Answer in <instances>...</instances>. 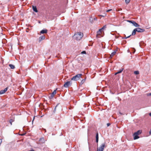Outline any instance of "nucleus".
<instances>
[{
	"mask_svg": "<svg viewBox=\"0 0 151 151\" xmlns=\"http://www.w3.org/2000/svg\"><path fill=\"white\" fill-rule=\"evenodd\" d=\"M83 36V33L81 32H77L73 36L74 38L77 40H80Z\"/></svg>",
	"mask_w": 151,
	"mask_h": 151,
	"instance_id": "f257e3e1",
	"label": "nucleus"
},
{
	"mask_svg": "<svg viewBox=\"0 0 151 151\" xmlns=\"http://www.w3.org/2000/svg\"><path fill=\"white\" fill-rule=\"evenodd\" d=\"M145 30L143 29H141L140 28H137L134 29L133 31L132 35H134L136 34V32H144Z\"/></svg>",
	"mask_w": 151,
	"mask_h": 151,
	"instance_id": "f03ea898",
	"label": "nucleus"
},
{
	"mask_svg": "<svg viewBox=\"0 0 151 151\" xmlns=\"http://www.w3.org/2000/svg\"><path fill=\"white\" fill-rule=\"evenodd\" d=\"M106 142L102 144L99 147L97 148V151H103L104 148L106 147Z\"/></svg>",
	"mask_w": 151,
	"mask_h": 151,
	"instance_id": "7ed1b4c3",
	"label": "nucleus"
},
{
	"mask_svg": "<svg viewBox=\"0 0 151 151\" xmlns=\"http://www.w3.org/2000/svg\"><path fill=\"white\" fill-rule=\"evenodd\" d=\"M82 75L81 74H79L76 75L75 76L73 77L71 79V80L77 81L79 80L81 77Z\"/></svg>",
	"mask_w": 151,
	"mask_h": 151,
	"instance_id": "20e7f679",
	"label": "nucleus"
},
{
	"mask_svg": "<svg viewBox=\"0 0 151 151\" xmlns=\"http://www.w3.org/2000/svg\"><path fill=\"white\" fill-rule=\"evenodd\" d=\"M127 21L131 23H132L133 25L135 27H139V26L137 23L135 22L133 20H127Z\"/></svg>",
	"mask_w": 151,
	"mask_h": 151,
	"instance_id": "39448f33",
	"label": "nucleus"
},
{
	"mask_svg": "<svg viewBox=\"0 0 151 151\" xmlns=\"http://www.w3.org/2000/svg\"><path fill=\"white\" fill-rule=\"evenodd\" d=\"M71 81H68L64 84L63 86L65 88H68L69 86H70L71 85Z\"/></svg>",
	"mask_w": 151,
	"mask_h": 151,
	"instance_id": "423d86ee",
	"label": "nucleus"
},
{
	"mask_svg": "<svg viewBox=\"0 0 151 151\" xmlns=\"http://www.w3.org/2000/svg\"><path fill=\"white\" fill-rule=\"evenodd\" d=\"M45 140L44 137L41 138L39 140L40 143L42 144L45 143Z\"/></svg>",
	"mask_w": 151,
	"mask_h": 151,
	"instance_id": "0eeeda50",
	"label": "nucleus"
},
{
	"mask_svg": "<svg viewBox=\"0 0 151 151\" xmlns=\"http://www.w3.org/2000/svg\"><path fill=\"white\" fill-rule=\"evenodd\" d=\"M8 89L7 87L5 88L4 90H2L0 91V94H4L7 91Z\"/></svg>",
	"mask_w": 151,
	"mask_h": 151,
	"instance_id": "6e6552de",
	"label": "nucleus"
},
{
	"mask_svg": "<svg viewBox=\"0 0 151 151\" xmlns=\"http://www.w3.org/2000/svg\"><path fill=\"white\" fill-rule=\"evenodd\" d=\"M45 38V37L44 35L40 37L39 38V42H40L42 40L44 39Z\"/></svg>",
	"mask_w": 151,
	"mask_h": 151,
	"instance_id": "1a4fd4ad",
	"label": "nucleus"
},
{
	"mask_svg": "<svg viewBox=\"0 0 151 151\" xmlns=\"http://www.w3.org/2000/svg\"><path fill=\"white\" fill-rule=\"evenodd\" d=\"M138 135L134 134V133L133 134V136H134V140H135L138 139L139 138V137L138 136Z\"/></svg>",
	"mask_w": 151,
	"mask_h": 151,
	"instance_id": "9d476101",
	"label": "nucleus"
},
{
	"mask_svg": "<svg viewBox=\"0 0 151 151\" xmlns=\"http://www.w3.org/2000/svg\"><path fill=\"white\" fill-rule=\"evenodd\" d=\"M142 132V131L141 130H139L137 131V132H135L134 134H137L139 135V134H140Z\"/></svg>",
	"mask_w": 151,
	"mask_h": 151,
	"instance_id": "9b49d317",
	"label": "nucleus"
},
{
	"mask_svg": "<svg viewBox=\"0 0 151 151\" xmlns=\"http://www.w3.org/2000/svg\"><path fill=\"white\" fill-rule=\"evenodd\" d=\"M47 32V29H43L40 31V33L41 34H44L46 33Z\"/></svg>",
	"mask_w": 151,
	"mask_h": 151,
	"instance_id": "f8f14e48",
	"label": "nucleus"
},
{
	"mask_svg": "<svg viewBox=\"0 0 151 151\" xmlns=\"http://www.w3.org/2000/svg\"><path fill=\"white\" fill-rule=\"evenodd\" d=\"M32 8L33 11L36 12H38L37 9L35 6H32Z\"/></svg>",
	"mask_w": 151,
	"mask_h": 151,
	"instance_id": "ddd939ff",
	"label": "nucleus"
},
{
	"mask_svg": "<svg viewBox=\"0 0 151 151\" xmlns=\"http://www.w3.org/2000/svg\"><path fill=\"white\" fill-rule=\"evenodd\" d=\"M86 79V78L84 79H82L81 82L80 83L82 85L85 82Z\"/></svg>",
	"mask_w": 151,
	"mask_h": 151,
	"instance_id": "4468645a",
	"label": "nucleus"
},
{
	"mask_svg": "<svg viewBox=\"0 0 151 151\" xmlns=\"http://www.w3.org/2000/svg\"><path fill=\"white\" fill-rule=\"evenodd\" d=\"M116 51H114L113 52H112L111 54L110 55V57L112 58L113 56L114 55H115V54H116Z\"/></svg>",
	"mask_w": 151,
	"mask_h": 151,
	"instance_id": "2eb2a0df",
	"label": "nucleus"
},
{
	"mask_svg": "<svg viewBox=\"0 0 151 151\" xmlns=\"http://www.w3.org/2000/svg\"><path fill=\"white\" fill-rule=\"evenodd\" d=\"M9 65L11 69H13L15 68V66L13 65L10 64Z\"/></svg>",
	"mask_w": 151,
	"mask_h": 151,
	"instance_id": "dca6fc26",
	"label": "nucleus"
},
{
	"mask_svg": "<svg viewBox=\"0 0 151 151\" xmlns=\"http://www.w3.org/2000/svg\"><path fill=\"white\" fill-rule=\"evenodd\" d=\"M101 33L99 31H98L97 32V35H96V37L97 38L99 37H100L98 36V35H100Z\"/></svg>",
	"mask_w": 151,
	"mask_h": 151,
	"instance_id": "f3484780",
	"label": "nucleus"
},
{
	"mask_svg": "<svg viewBox=\"0 0 151 151\" xmlns=\"http://www.w3.org/2000/svg\"><path fill=\"white\" fill-rule=\"evenodd\" d=\"M123 69H124L123 68H122V69L119 70L117 72L118 74L120 73H121L122 72V71L123 70Z\"/></svg>",
	"mask_w": 151,
	"mask_h": 151,
	"instance_id": "a211bd4d",
	"label": "nucleus"
},
{
	"mask_svg": "<svg viewBox=\"0 0 151 151\" xmlns=\"http://www.w3.org/2000/svg\"><path fill=\"white\" fill-rule=\"evenodd\" d=\"M134 73L135 75H138L139 74V72L138 71H135L134 72Z\"/></svg>",
	"mask_w": 151,
	"mask_h": 151,
	"instance_id": "6ab92c4d",
	"label": "nucleus"
},
{
	"mask_svg": "<svg viewBox=\"0 0 151 151\" xmlns=\"http://www.w3.org/2000/svg\"><path fill=\"white\" fill-rule=\"evenodd\" d=\"M56 90H55L52 93V94L54 96L56 93Z\"/></svg>",
	"mask_w": 151,
	"mask_h": 151,
	"instance_id": "aec40b11",
	"label": "nucleus"
},
{
	"mask_svg": "<svg viewBox=\"0 0 151 151\" xmlns=\"http://www.w3.org/2000/svg\"><path fill=\"white\" fill-rule=\"evenodd\" d=\"M14 121V120L12 119H11L9 121V122L11 124V125H12V122Z\"/></svg>",
	"mask_w": 151,
	"mask_h": 151,
	"instance_id": "412c9836",
	"label": "nucleus"
},
{
	"mask_svg": "<svg viewBox=\"0 0 151 151\" xmlns=\"http://www.w3.org/2000/svg\"><path fill=\"white\" fill-rule=\"evenodd\" d=\"M125 1L126 4H128L130 2V0H125Z\"/></svg>",
	"mask_w": 151,
	"mask_h": 151,
	"instance_id": "4be33fe9",
	"label": "nucleus"
},
{
	"mask_svg": "<svg viewBox=\"0 0 151 151\" xmlns=\"http://www.w3.org/2000/svg\"><path fill=\"white\" fill-rule=\"evenodd\" d=\"M106 25H104V26L103 27H102L101 29H103V30L104 29H105V28H106Z\"/></svg>",
	"mask_w": 151,
	"mask_h": 151,
	"instance_id": "5701e85b",
	"label": "nucleus"
},
{
	"mask_svg": "<svg viewBox=\"0 0 151 151\" xmlns=\"http://www.w3.org/2000/svg\"><path fill=\"white\" fill-rule=\"evenodd\" d=\"M131 35H129V36H128V37H124L123 38V39H127V38H128Z\"/></svg>",
	"mask_w": 151,
	"mask_h": 151,
	"instance_id": "b1692460",
	"label": "nucleus"
},
{
	"mask_svg": "<svg viewBox=\"0 0 151 151\" xmlns=\"http://www.w3.org/2000/svg\"><path fill=\"white\" fill-rule=\"evenodd\" d=\"M96 139H99L98 134L97 133L96 134Z\"/></svg>",
	"mask_w": 151,
	"mask_h": 151,
	"instance_id": "393cba45",
	"label": "nucleus"
},
{
	"mask_svg": "<svg viewBox=\"0 0 151 151\" xmlns=\"http://www.w3.org/2000/svg\"><path fill=\"white\" fill-rule=\"evenodd\" d=\"M81 53L82 54H86V52L85 51H83L81 52Z\"/></svg>",
	"mask_w": 151,
	"mask_h": 151,
	"instance_id": "a878e982",
	"label": "nucleus"
},
{
	"mask_svg": "<svg viewBox=\"0 0 151 151\" xmlns=\"http://www.w3.org/2000/svg\"><path fill=\"white\" fill-rule=\"evenodd\" d=\"M54 96L53 95H52V94H51V96H50V99H52V98Z\"/></svg>",
	"mask_w": 151,
	"mask_h": 151,
	"instance_id": "bb28decb",
	"label": "nucleus"
},
{
	"mask_svg": "<svg viewBox=\"0 0 151 151\" xmlns=\"http://www.w3.org/2000/svg\"><path fill=\"white\" fill-rule=\"evenodd\" d=\"M112 10V9H109V10H107L106 11V12H109L111 11Z\"/></svg>",
	"mask_w": 151,
	"mask_h": 151,
	"instance_id": "cd10ccee",
	"label": "nucleus"
},
{
	"mask_svg": "<svg viewBox=\"0 0 151 151\" xmlns=\"http://www.w3.org/2000/svg\"><path fill=\"white\" fill-rule=\"evenodd\" d=\"M103 30V29H101V28L99 30V31L101 33V32Z\"/></svg>",
	"mask_w": 151,
	"mask_h": 151,
	"instance_id": "c85d7f7f",
	"label": "nucleus"
},
{
	"mask_svg": "<svg viewBox=\"0 0 151 151\" xmlns=\"http://www.w3.org/2000/svg\"><path fill=\"white\" fill-rule=\"evenodd\" d=\"M57 106V105L55 108V109H54V112L56 111V108Z\"/></svg>",
	"mask_w": 151,
	"mask_h": 151,
	"instance_id": "c756f323",
	"label": "nucleus"
},
{
	"mask_svg": "<svg viewBox=\"0 0 151 151\" xmlns=\"http://www.w3.org/2000/svg\"><path fill=\"white\" fill-rule=\"evenodd\" d=\"M147 96H151V92L149 93H148L147 94Z\"/></svg>",
	"mask_w": 151,
	"mask_h": 151,
	"instance_id": "7c9ffc66",
	"label": "nucleus"
},
{
	"mask_svg": "<svg viewBox=\"0 0 151 151\" xmlns=\"http://www.w3.org/2000/svg\"><path fill=\"white\" fill-rule=\"evenodd\" d=\"M110 123H108L107 124V125L108 127L110 125Z\"/></svg>",
	"mask_w": 151,
	"mask_h": 151,
	"instance_id": "2f4dec72",
	"label": "nucleus"
},
{
	"mask_svg": "<svg viewBox=\"0 0 151 151\" xmlns=\"http://www.w3.org/2000/svg\"><path fill=\"white\" fill-rule=\"evenodd\" d=\"M99 141V139H96V142L98 143Z\"/></svg>",
	"mask_w": 151,
	"mask_h": 151,
	"instance_id": "473e14b6",
	"label": "nucleus"
},
{
	"mask_svg": "<svg viewBox=\"0 0 151 151\" xmlns=\"http://www.w3.org/2000/svg\"><path fill=\"white\" fill-rule=\"evenodd\" d=\"M149 134H151V129L150 130V131L149 132Z\"/></svg>",
	"mask_w": 151,
	"mask_h": 151,
	"instance_id": "72a5a7b5",
	"label": "nucleus"
},
{
	"mask_svg": "<svg viewBox=\"0 0 151 151\" xmlns=\"http://www.w3.org/2000/svg\"><path fill=\"white\" fill-rule=\"evenodd\" d=\"M119 113L121 115H123V114L122 113H121L120 112H119Z\"/></svg>",
	"mask_w": 151,
	"mask_h": 151,
	"instance_id": "f704fd0d",
	"label": "nucleus"
},
{
	"mask_svg": "<svg viewBox=\"0 0 151 151\" xmlns=\"http://www.w3.org/2000/svg\"><path fill=\"white\" fill-rule=\"evenodd\" d=\"M117 74H118L117 72H116V73H115V74H114V75H117Z\"/></svg>",
	"mask_w": 151,
	"mask_h": 151,
	"instance_id": "c9c22d12",
	"label": "nucleus"
},
{
	"mask_svg": "<svg viewBox=\"0 0 151 151\" xmlns=\"http://www.w3.org/2000/svg\"><path fill=\"white\" fill-rule=\"evenodd\" d=\"M149 115L150 116H151V112L149 113Z\"/></svg>",
	"mask_w": 151,
	"mask_h": 151,
	"instance_id": "e433bc0d",
	"label": "nucleus"
},
{
	"mask_svg": "<svg viewBox=\"0 0 151 151\" xmlns=\"http://www.w3.org/2000/svg\"><path fill=\"white\" fill-rule=\"evenodd\" d=\"M29 151H34V150H29Z\"/></svg>",
	"mask_w": 151,
	"mask_h": 151,
	"instance_id": "4c0bfd02",
	"label": "nucleus"
}]
</instances>
